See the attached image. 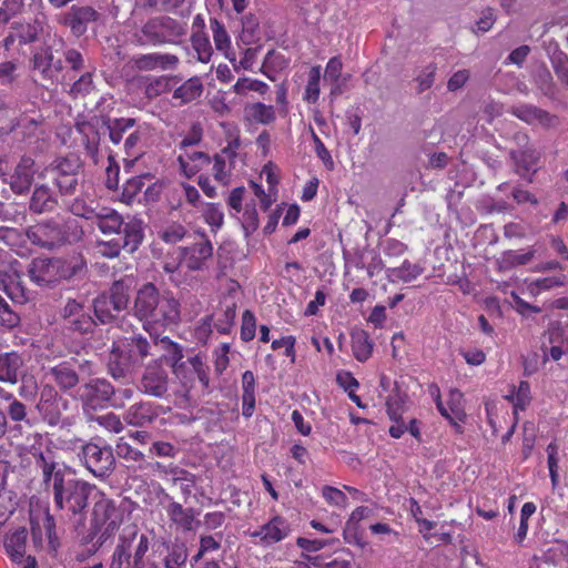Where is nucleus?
Segmentation results:
<instances>
[{"label":"nucleus","mask_w":568,"mask_h":568,"mask_svg":"<svg viewBox=\"0 0 568 568\" xmlns=\"http://www.w3.org/2000/svg\"><path fill=\"white\" fill-rule=\"evenodd\" d=\"M129 303V285L124 281L113 284L110 294H101L93 302L97 318L102 323H109L116 314L126 308Z\"/></svg>","instance_id":"obj_6"},{"label":"nucleus","mask_w":568,"mask_h":568,"mask_svg":"<svg viewBox=\"0 0 568 568\" xmlns=\"http://www.w3.org/2000/svg\"><path fill=\"white\" fill-rule=\"evenodd\" d=\"M59 207V195L48 184H36L29 197L28 209L32 214H50Z\"/></svg>","instance_id":"obj_20"},{"label":"nucleus","mask_w":568,"mask_h":568,"mask_svg":"<svg viewBox=\"0 0 568 568\" xmlns=\"http://www.w3.org/2000/svg\"><path fill=\"white\" fill-rule=\"evenodd\" d=\"M352 353L358 362H366L373 353L374 344L369 334L364 329H355L351 333Z\"/></svg>","instance_id":"obj_37"},{"label":"nucleus","mask_w":568,"mask_h":568,"mask_svg":"<svg viewBox=\"0 0 568 568\" xmlns=\"http://www.w3.org/2000/svg\"><path fill=\"white\" fill-rule=\"evenodd\" d=\"M509 112L517 119L527 124H540L542 128L550 129L558 124V118L548 111L540 109L534 104L521 103L513 105Z\"/></svg>","instance_id":"obj_21"},{"label":"nucleus","mask_w":568,"mask_h":568,"mask_svg":"<svg viewBox=\"0 0 568 568\" xmlns=\"http://www.w3.org/2000/svg\"><path fill=\"white\" fill-rule=\"evenodd\" d=\"M81 458L87 469L99 478L109 475L114 466V456L110 446L88 443L82 446Z\"/></svg>","instance_id":"obj_11"},{"label":"nucleus","mask_w":568,"mask_h":568,"mask_svg":"<svg viewBox=\"0 0 568 568\" xmlns=\"http://www.w3.org/2000/svg\"><path fill=\"white\" fill-rule=\"evenodd\" d=\"M48 170L53 175L80 176L82 170V161L77 154L59 156L50 163Z\"/></svg>","instance_id":"obj_33"},{"label":"nucleus","mask_w":568,"mask_h":568,"mask_svg":"<svg viewBox=\"0 0 568 568\" xmlns=\"http://www.w3.org/2000/svg\"><path fill=\"white\" fill-rule=\"evenodd\" d=\"M122 519L123 514L114 501L100 493V499L95 501L93 508L94 525L103 531V535H111L120 527Z\"/></svg>","instance_id":"obj_13"},{"label":"nucleus","mask_w":568,"mask_h":568,"mask_svg":"<svg viewBox=\"0 0 568 568\" xmlns=\"http://www.w3.org/2000/svg\"><path fill=\"white\" fill-rule=\"evenodd\" d=\"M51 61L52 51L47 48L40 52H36L32 57L31 64L33 70L38 71L44 80L51 79Z\"/></svg>","instance_id":"obj_46"},{"label":"nucleus","mask_w":568,"mask_h":568,"mask_svg":"<svg viewBox=\"0 0 568 568\" xmlns=\"http://www.w3.org/2000/svg\"><path fill=\"white\" fill-rule=\"evenodd\" d=\"M51 375L57 384L63 389L72 388L79 382L75 371L65 363L51 368Z\"/></svg>","instance_id":"obj_43"},{"label":"nucleus","mask_w":568,"mask_h":568,"mask_svg":"<svg viewBox=\"0 0 568 568\" xmlns=\"http://www.w3.org/2000/svg\"><path fill=\"white\" fill-rule=\"evenodd\" d=\"M45 23L47 16L43 12H38L31 21L13 23L12 28L17 31L20 44H30L39 41Z\"/></svg>","instance_id":"obj_29"},{"label":"nucleus","mask_w":568,"mask_h":568,"mask_svg":"<svg viewBox=\"0 0 568 568\" xmlns=\"http://www.w3.org/2000/svg\"><path fill=\"white\" fill-rule=\"evenodd\" d=\"M31 454L37 458V464L42 469L45 484L51 488V491H53L55 478H67L68 469L58 467L50 450L43 453L36 446H32Z\"/></svg>","instance_id":"obj_26"},{"label":"nucleus","mask_w":568,"mask_h":568,"mask_svg":"<svg viewBox=\"0 0 568 568\" xmlns=\"http://www.w3.org/2000/svg\"><path fill=\"white\" fill-rule=\"evenodd\" d=\"M353 253L358 254L356 266L361 268L367 270V275L369 277L374 276L382 268L381 261L376 260L375 251H353Z\"/></svg>","instance_id":"obj_50"},{"label":"nucleus","mask_w":568,"mask_h":568,"mask_svg":"<svg viewBox=\"0 0 568 568\" xmlns=\"http://www.w3.org/2000/svg\"><path fill=\"white\" fill-rule=\"evenodd\" d=\"M80 176L53 175V184L58 189L59 197L72 196L79 186Z\"/></svg>","instance_id":"obj_47"},{"label":"nucleus","mask_w":568,"mask_h":568,"mask_svg":"<svg viewBox=\"0 0 568 568\" xmlns=\"http://www.w3.org/2000/svg\"><path fill=\"white\" fill-rule=\"evenodd\" d=\"M173 78L169 75H160V77H151L148 78V83L145 84L144 94L148 99L152 100L158 98L159 95L171 91V80Z\"/></svg>","instance_id":"obj_44"},{"label":"nucleus","mask_w":568,"mask_h":568,"mask_svg":"<svg viewBox=\"0 0 568 568\" xmlns=\"http://www.w3.org/2000/svg\"><path fill=\"white\" fill-rule=\"evenodd\" d=\"M342 70L343 62L339 57H333L328 60L325 68L324 80L329 81L332 84L329 93L332 97H337L343 93L342 83L339 82Z\"/></svg>","instance_id":"obj_40"},{"label":"nucleus","mask_w":568,"mask_h":568,"mask_svg":"<svg viewBox=\"0 0 568 568\" xmlns=\"http://www.w3.org/2000/svg\"><path fill=\"white\" fill-rule=\"evenodd\" d=\"M28 530L18 527L8 530L3 536V549L10 561H19L27 555Z\"/></svg>","instance_id":"obj_27"},{"label":"nucleus","mask_w":568,"mask_h":568,"mask_svg":"<svg viewBox=\"0 0 568 568\" xmlns=\"http://www.w3.org/2000/svg\"><path fill=\"white\" fill-rule=\"evenodd\" d=\"M101 125L105 129L110 142L114 145L123 142V150L128 156L138 159L141 151L138 149L142 140V133L134 118H111L101 115Z\"/></svg>","instance_id":"obj_4"},{"label":"nucleus","mask_w":568,"mask_h":568,"mask_svg":"<svg viewBox=\"0 0 568 568\" xmlns=\"http://www.w3.org/2000/svg\"><path fill=\"white\" fill-rule=\"evenodd\" d=\"M26 361L18 352L0 354V382L17 384L22 375Z\"/></svg>","instance_id":"obj_28"},{"label":"nucleus","mask_w":568,"mask_h":568,"mask_svg":"<svg viewBox=\"0 0 568 568\" xmlns=\"http://www.w3.org/2000/svg\"><path fill=\"white\" fill-rule=\"evenodd\" d=\"M244 119L251 123L267 125L275 121L276 115L273 105L255 102L244 106Z\"/></svg>","instance_id":"obj_35"},{"label":"nucleus","mask_w":568,"mask_h":568,"mask_svg":"<svg viewBox=\"0 0 568 568\" xmlns=\"http://www.w3.org/2000/svg\"><path fill=\"white\" fill-rule=\"evenodd\" d=\"M149 354V343L141 335L131 337L130 355H124L119 347H113L109 358V369L114 378L125 375L131 362L142 361Z\"/></svg>","instance_id":"obj_8"},{"label":"nucleus","mask_w":568,"mask_h":568,"mask_svg":"<svg viewBox=\"0 0 568 568\" xmlns=\"http://www.w3.org/2000/svg\"><path fill=\"white\" fill-rule=\"evenodd\" d=\"M99 18L100 13L93 7L73 4L60 16L59 22L79 38L88 31L89 24Z\"/></svg>","instance_id":"obj_14"},{"label":"nucleus","mask_w":568,"mask_h":568,"mask_svg":"<svg viewBox=\"0 0 568 568\" xmlns=\"http://www.w3.org/2000/svg\"><path fill=\"white\" fill-rule=\"evenodd\" d=\"M82 235L83 231L77 221H69L63 225H59L54 221H47L30 226L24 234L32 245L43 248L77 244Z\"/></svg>","instance_id":"obj_2"},{"label":"nucleus","mask_w":568,"mask_h":568,"mask_svg":"<svg viewBox=\"0 0 568 568\" xmlns=\"http://www.w3.org/2000/svg\"><path fill=\"white\" fill-rule=\"evenodd\" d=\"M134 560L131 568H158L156 557L153 556V546L150 547V539L142 538L135 548Z\"/></svg>","instance_id":"obj_39"},{"label":"nucleus","mask_w":568,"mask_h":568,"mask_svg":"<svg viewBox=\"0 0 568 568\" xmlns=\"http://www.w3.org/2000/svg\"><path fill=\"white\" fill-rule=\"evenodd\" d=\"M242 227L246 236L256 231L258 227V216L255 209V203L246 204L245 211L242 217Z\"/></svg>","instance_id":"obj_61"},{"label":"nucleus","mask_w":568,"mask_h":568,"mask_svg":"<svg viewBox=\"0 0 568 568\" xmlns=\"http://www.w3.org/2000/svg\"><path fill=\"white\" fill-rule=\"evenodd\" d=\"M204 91V85L199 77H192L173 91V99L180 100L182 104L191 103L199 99Z\"/></svg>","instance_id":"obj_38"},{"label":"nucleus","mask_w":568,"mask_h":568,"mask_svg":"<svg viewBox=\"0 0 568 568\" xmlns=\"http://www.w3.org/2000/svg\"><path fill=\"white\" fill-rule=\"evenodd\" d=\"M161 504L168 517L174 525L184 530L192 529L194 518L193 510L191 508H184L168 494L164 495Z\"/></svg>","instance_id":"obj_32"},{"label":"nucleus","mask_w":568,"mask_h":568,"mask_svg":"<svg viewBox=\"0 0 568 568\" xmlns=\"http://www.w3.org/2000/svg\"><path fill=\"white\" fill-rule=\"evenodd\" d=\"M186 34V24L170 16L149 18L133 34L139 45H175Z\"/></svg>","instance_id":"obj_1"},{"label":"nucleus","mask_w":568,"mask_h":568,"mask_svg":"<svg viewBox=\"0 0 568 568\" xmlns=\"http://www.w3.org/2000/svg\"><path fill=\"white\" fill-rule=\"evenodd\" d=\"M211 251H173V262L166 261L164 270L173 273L179 268L200 270Z\"/></svg>","instance_id":"obj_25"},{"label":"nucleus","mask_w":568,"mask_h":568,"mask_svg":"<svg viewBox=\"0 0 568 568\" xmlns=\"http://www.w3.org/2000/svg\"><path fill=\"white\" fill-rule=\"evenodd\" d=\"M158 413L151 403H140L132 405L125 413L124 419L133 426H144L151 423Z\"/></svg>","instance_id":"obj_34"},{"label":"nucleus","mask_w":568,"mask_h":568,"mask_svg":"<svg viewBox=\"0 0 568 568\" xmlns=\"http://www.w3.org/2000/svg\"><path fill=\"white\" fill-rule=\"evenodd\" d=\"M149 176L150 174L129 179L123 185L121 201L125 204H131L135 196L142 191L144 186V179Z\"/></svg>","instance_id":"obj_51"},{"label":"nucleus","mask_w":568,"mask_h":568,"mask_svg":"<svg viewBox=\"0 0 568 568\" xmlns=\"http://www.w3.org/2000/svg\"><path fill=\"white\" fill-rule=\"evenodd\" d=\"M256 331V321L255 316L251 311H245L242 315V326H241V338L244 342H250L254 338Z\"/></svg>","instance_id":"obj_64"},{"label":"nucleus","mask_w":568,"mask_h":568,"mask_svg":"<svg viewBox=\"0 0 568 568\" xmlns=\"http://www.w3.org/2000/svg\"><path fill=\"white\" fill-rule=\"evenodd\" d=\"M153 556L156 557L158 568H184L187 549L184 544L160 542L153 545Z\"/></svg>","instance_id":"obj_17"},{"label":"nucleus","mask_w":568,"mask_h":568,"mask_svg":"<svg viewBox=\"0 0 568 568\" xmlns=\"http://www.w3.org/2000/svg\"><path fill=\"white\" fill-rule=\"evenodd\" d=\"M115 453L120 458H123L128 462L135 463H144V454L135 448H133L130 444L124 442L122 438L118 442L115 446Z\"/></svg>","instance_id":"obj_58"},{"label":"nucleus","mask_w":568,"mask_h":568,"mask_svg":"<svg viewBox=\"0 0 568 568\" xmlns=\"http://www.w3.org/2000/svg\"><path fill=\"white\" fill-rule=\"evenodd\" d=\"M509 154L515 162L516 173L531 183L532 175L537 172L535 165L539 161V153L535 149L526 148L524 150H511Z\"/></svg>","instance_id":"obj_31"},{"label":"nucleus","mask_w":568,"mask_h":568,"mask_svg":"<svg viewBox=\"0 0 568 568\" xmlns=\"http://www.w3.org/2000/svg\"><path fill=\"white\" fill-rule=\"evenodd\" d=\"M322 496L332 506L345 508L347 506V497L344 491L332 487L325 486L322 489Z\"/></svg>","instance_id":"obj_63"},{"label":"nucleus","mask_w":568,"mask_h":568,"mask_svg":"<svg viewBox=\"0 0 568 568\" xmlns=\"http://www.w3.org/2000/svg\"><path fill=\"white\" fill-rule=\"evenodd\" d=\"M321 67L315 65L311 69L305 90V100L315 103L320 97Z\"/></svg>","instance_id":"obj_55"},{"label":"nucleus","mask_w":568,"mask_h":568,"mask_svg":"<svg viewBox=\"0 0 568 568\" xmlns=\"http://www.w3.org/2000/svg\"><path fill=\"white\" fill-rule=\"evenodd\" d=\"M31 537L36 549H48L50 552L57 550L54 520L49 514H45L42 519H31Z\"/></svg>","instance_id":"obj_18"},{"label":"nucleus","mask_w":568,"mask_h":568,"mask_svg":"<svg viewBox=\"0 0 568 568\" xmlns=\"http://www.w3.org/2000/svg\"><path fill=\"white\" fill-rule=\"evenodd\" d=\"M94 89L92 72H84L69 90L72 98L85 97Z\"/></svg>","instance_id":"obj_54"},{"label":"nucleus","mask_w":568,"mask_h":568,"mask_svg":"<svg viewBox=\"0 0 568 568\" xmlns=\"http://www.w3.org/2000/svg\"><path fill=\"white\" fill-rule=\"evenodd\" d=\"M141 387L148 395L164 396L168 390V373L159 365H149L142 376Z\"/></svg>","instance_id":"obj_23"},{"label":"nucleus","mask_w":568,"mask_h":568,"mask_svg":"<svg viewBox=\"0 0 568 568\" xmlns=\"http://www.w3.org/2000/svg\"><path fill=\"white\" fill-rule=\"evenodd\" d=\"M122 225L121 216L113 212L104 216H99L98 226L104 234L118 233Z\"/></svg>","instance_id":"obj_60"},{"label":"nucleus","mask_w":568,"mask_h":568,"mask_svg":"<svg viewBox=\"0 0 568 568\" xmlns=\"http://www.w3.org/2000/svg\"><path fill=\"white\" fill-rule=\"evenodd\" d=\"M233 90L236 94H241V95L246 94L247 91H255L261 94H264L268 90V85L265 82L260 81V80L241 78L234 84Z\"/></svg>","instance_id":"obj_56"},{"label":"nucleus","mask_w":568,"mask_h":568,"mask_svg":"<svg viewBox=\"0 0 568 568\" xmlns=\"http://www.w3.org/2000/svg\"><path fill=\"white\" fill-rule=\"evenodd\" d=\"M436 72L437 65L435 63L427 64L418 72V74L414 79V81L417 83V94H422L423 92L433 87L435 82Z\"/></svg>","instance_id":"obj_49"},{"label":"nucleus","mask_w":568,"mask_h":568,"mask_svg":"<svg viewBox=\"0 0 568 568\" xmlns=\"http://www.w3.org/2000/svg\"><path fill=\"white\" fill-rule=\"evenodd\" d=\"M79 268L80 265L71 264L60 258L39 257L33 260L29 273L32 281L44 285L61 278L71 277Z\"/></svg>","instance_id":"obj_7"},{"label":"nucleus","mask_w":568,"mask_h":568,"mask_svg":"<svg viewBox=\"0 0 568 568\" xmlns=\"http://www.w3.org/2000/svg\"><path fill=\"white\" fill-rule=\"evenodd\" d=\"M547 54L554 71L568 64V54L559 48L557 42L549 43Z\"/></svg>","instance_id":"obj_62"},{"label":"nucleus","mask_w":568,"mask_h":568,"mask_svg":"<svg viewBox=\"0 0 568 568\" xmlns=\"http://www.w3.org/2000/svg\"><path fill=\"white\" fill-rule=\"evenodd\" d=\"M210 27L216 49L219 51H226L231 45V40L224 24L217 19L212 18L210 19Z\"/></svg>","instance_id":"obj_52"},{"label":"nucleus","mask_w":568,"mask_h":568,"mask_svg":"<svg viewBox=\"0 0 568 568\" xmlns=\"http://www.w3.org/2000/svg\"><path fill=\"white\" fill-rule=\"evenodd\" d=\"M37 172L36 161L29 155H23L7 178L3 179V182L9 184L14 194L24 195L30 192Z\"/></svg>","instance_id":"obj_12"},{"label":"nucleus","mask_w":568,"mask_h":568,"mask_svg":"<svg viewBox=\"0 0 568 568\" xmlns=\"http://www.w3.org/2000/svg\"><path fill=\"white\" fill-rule=\"evenodd\" d=\"M430 395L434 397L437 409L439 413L447 418L454 425H457L456 420H462L464 417L463 410V394L458 389H450L448 394V408L443 404L440 399L439 388L437 386H430Z\"/></svg>","instance_id":"obj_22"},{"label":"nucleus","mask_w":568,"mask_h":568,"mask_svg":"<svg viewBox=\"0 0 568 568\" xmlns=\"http://www.w3.org/2000/svg\"><path fill=\"white\" fill-rule=\"evenodd\" d=\"M19 273L20 264L18 263V261H13L12 263H10L9 270H7L4 263H0V276H3L1 282L4 286V291L8 294V296L16 302H21V300L19 298L18 295H14L11 291H9L7 282H9L10 285H13L14 281H17L19 277Z\"/></svg>","instance_id":"obj_48"},{"label":"nucleus","mask_w":568,"mask_h":568,"mask_svg":"<svg viewBox=\"0 0 568 568\" xmlns=\"http://www.w3.org/2000/svg\"><path fill=\"white\" fill-rule=\"evenodd\" d=\"M68 408L67 399H59L57 402L47 405H37L38 412L41 414L43 419L51 426H55L60 423L62 413Z\"/></svg>","instance_id":"obj_42"},{"label":"nucleus","mask_w":568,"mask_h":568,"mask_svg":"<svg viewBox=\"0 0 568 568\" xmlns=\"http://www.w3.org/2000/svg\"><path fill=\"white\" fill-rule=\"evenodd\" d=\"M514 406V414L524 410L530 404V385L526 381H521L518 387H513L511 392L505 396Z\"/></svg>","instance_id":"obj_41"},{"label":"nucleus","mask_w":568,"mask_h":568,"mask_svg":"<svg viewBox=\"0 0 568 568\" xmlns=\"http://www.w3.org/2000/svg\"><path fill=\"white\" fill-rule=\"evenodd\" d=\"M536 506L534 503H525L520 510V524L515 535V540L521 542L528 531V520L535 514Z\"/></svg>","instance_id":"obj_57"},{"label":"nucleus","mask_w":568,"mask_h":568,"mask_svg":"<svg viewBox=\"0 0 568 568\" xmlns=\"http://www.w3.org/2000/svg\"><path fill=\"white\" fill-rule=\"evenodd\" d=\"M142 538H149L145 534H140L134 525L126 526L122 529L119 542L114 549L110 568H131L134 560L135 548L140 545Z\"/></svg>","instance_id":"obj_10"},{"label":"nucleus","mask_w":568,"mask_h":568,"mask_svg":"<svg viewBox=\"0 0 568 568\" xmlns=\"http://www.w3.org/2000/svg\"><path fill=\"white\" fill-rule=\"evenodd\" d=\"M288 520L282 516H273L257 529L250 531L253 544L263 548H270L286 539L292 532Z\"/></svg>","instance_id":"obj_9"},{"label":"nucleus","mask_w":568,"mask_h":568,"mask_svg":"<svg viewBox=\"0 0 568 568\" xmlns=\"http://www.w3.org/2000/svg\"><path fill=\"white\" fill-rule=\"evenodd\" d=\"M192 47L197 54V60L206 63L210 61L212 55V47L209 37L203 31H194L191 36Z\"/></svg>","instance_id":"obj_45"},{"label":"nucleus","mask_w":568,"mask_h":568,"mask_svg":"<svg viewBox=\"0 0 568 568\" xmlns=\"http://www.w3.org/2000/svg\"><path fill=\"white\" fill-rule=\"evenodd\" d=\"M180 318V304L171 293L161 295L153 312L152 325L175 324Z\"/></svg>","instance_id":"obj_24"},{"label":"nucleus","mask_w":568,"mask_h":568,"mask_svg":"<svg viewBox=\"0 0 568 568\" xmlns=\"http://www.w3.org/2000/svg\"><path fill=\"white\" fill-rule=\"evenodd\" d=\"M114 394L113 386L105 379H92L80 389V398L85 409L103 408Z\"/></svg>","instance_id":"obj_15"},{"label":"nucleus","mask_w":568,"mask_h":568,"mask_svg":"<svg viewBox=\"0 0 568 568\" xmlns=\"http://www.w3.org/2000/svg\"><path fill=\"white\" fill-rule=\"evenodd\" d=\"M406 395L398 389H394L386 402L389 418L402 417L405 410Z\"/></svg>","instance_id":"obj_53"},{"label":"nucleus","mask_w":568,"mask_h":568,"mask_svg":"<svg viewBox=\"0 0 568 568\" xmlns=\"http://www.w3.org/2000/svg\"><path fill=\"white\" fill-rule=\"evenodd\" d=\"M20 323V316L14 312L9 304L0 296V325L12 329Z\"/></svg>","instance_id":"obj_59"},{"label":"nucleus","mask_w":568,"mask_h":568,"mask_svg":"<svg viewBox=\"0 0 568 568\" xmlns=\"http://www.w3.org/2000/svg\"><path fill=\"white\" fill-rule=\"evenodd\" d=\"M101 115L93 116L89 121H77L74 128L81 135V142L88 156L97 161L101 143Z\"/></svg>","instance_id":"obj_19"},{"label":"nucleus","mask_w":568,"mask_h":568,"mask_svg":"<svg viewBox=\"0 0 568 568\" xmlns=\"http://www.w3.org/2000/svg\"><path fill=\"white\" fill-rule=\"evenodd\" d=\"M95 489L85 480L68 476L55 478L52 491L54 505L68 515H81L88 507L89 497Z\"/></svg>","instance_id":"obj_3"},{"label":"nucleus","mask_w":568,"mask_h":568,"mask_svg":"<svg viewBox=\"0 0 568 568\" xmlns=\"http://www.w3.org/2000/svg\"><path fill=\"white\" fill-rule=\"evenodd\" d=\"M63 317L70 328L80 333H85L93 326V320L87 313L83 305L74 300L68 301L63 308Z\"/></svg>","instance_id":"obj_30"},{"label":"nucleus","mask_w":568,"mask_h":568,"mask_svg":"<svg viewBox=\"0 0 568 568\" xmlns=\"http://www.w3.org/2000/svg\"><path fill=\"white\" fill-rule=\"evenodd\" d=\"M532 83L542 95L549 99L556 98L558 93V87L550 70L545 64L539 65L534 71Z\"/></svg>","instance_id":"obj_36"},{"label":"nucleus","mask_w":568,"mask_h":568,"mask_svg":"<svg viewBox=\"0 0 568 568\" xmlns=\"http://www.w3.org/2000/svg\"><path fill=\"white\" fill-rule=\"evenodd\" d=\"M162 342L168 343L172 347V369L183 386L186 387L193 381V377L196 376L203 388L207 389L210 387L209 367L202 357L195 355L189 357L185 362H181L183 358L181 347L168 338H163Z\"/></svg>","instance_id":"obj_5"},{"label":"nucleus","mask_w":568,"mask_h":568,"mask_svg":"<svg viewBox=\"0 0 568 568\" xmlns=\"http://www.w3.org/2000/svg\"><path fill=\"white\" fill-rule=\"evenodd\" d=\"M161 295L155 286L151 283L143 285L136 294L134 301V314L143 322L145 331H151L152 317L155 306L159 303Z\"/></svg>","instance_id":"obj_16"}]
</instances>
